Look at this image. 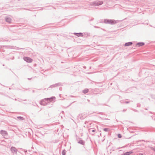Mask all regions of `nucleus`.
Listing matches in <instances>:
<instances>
[{
	"mask_svg": "<svg viewBox=\"0 0 155 155\" xmlns=\"http://www.w3.org/2000/svg\"><path fill=\"white\" fill-rule=\"evenodd\" d=\"M66 153V151L65 150H63L62 152V155H65Z\"/></svg>",
	"mask_w": 155,
	"mask_h": 155,
	"instance_id": "obj_17",
	"label": "nucleus"
},
{
	"mask_svg": "<svg viewBox=\"0 0 155 155\" xmlns=\"http://www.w3.org/2000/svg\"><path fill=\"white\" fill-rule=\"evenodd\" d=\"M78 143H80V144H82V145H84V141L82 140H79L78 142Z\"/></svg>",
	"mask_w": 155,
	"mask_h": 155,
	"instance_id": "obj_11",
	"label": "nucleus"
},
{
	"mask_svg": "<svg viewBox=\"0 0 155 155\" xmlns=\"http://www.w3.org/2000/svg\"><path fill=\"white\" fill-rule=\"evenodd\" d=\"M61 84L60 83H57V84H53L52 85H51L50 87H51V88H52V87H55L57 86H60Z\"/></svg>",
	"mask_w": 155,
	"mask_h": 155,
	"instance_id": "obj_7",
	"label": "nucleus"
},
{
	"mask_svg": "<svg viewBox=\"0 0 155 155\" xmlns=\"http://www.w3.org/2000/svg\"><path fill=\"white\" fill-rule=\"evenodd\" d=\"M11 150L12 153L17 154L18 150L15 147H12L11 148Z\"/></svg>",
	"mask_w": 155,
	"mask_h": 155,
	"instance_id": "obj_4",
	"label": "nucleus"
},
{
	"mask_svg": "<svg viewBox=\"0 0 155 155\" xmlns=\"http://www.w3.org/2000/svg\"><path fill=\"white\" fill-rule=\"evenodd\" d=\"M133 43L132 42H128L125 43L124 44V46H128L131 45Z\"/></svg>",
	"mask_w": 155,
	"mask_h": 155,
	"instance_id": "obj_9",
	"label": "nucleus"
},
{
	"mask_svg": "<svg viewBox=\"0 0 155 155\" xmlns=\"http://www.w3.org/2000/svg\"><path fill=\"white\" fill-rule=\"evenodd\" d=\"M17 118L19 120H23L24 119V118H23V117H20V116L18 117H17Z\"/></svg>",
	"mask_w": 155,
	"mask_h": 155,
	"instance_id": "obj_15",
	"label": "nucleus"
},
{
	"mask_svg": "<svg viewBox=\"0 0 155 155\" xmlns=\"http://www.w3.org/2000/svg\"><path fill=\"white\" fill-rule=\"evenodd\" d=\"M74 34L76 35L78 37L83 36V34L81 33H74Z\"/></svg>",
	"mask_w": 155,
	"mask_h": 155,
	"instance_id": "obj_8",
	"label": "nucleus"
},
{
	"mask_svg": "<svg viewBox=\"0 0 155 155\" xmlns=\"http://www.w3.org/2000/svg\"><path fill=\"white\" fill-rule=\"evenodd\" d=\"M103 130L105 132H108L110 131V129L108 128H104L103 129Z\"/></svg>",
	"mask_w": 155,
	"mask_h": 155,
	"instance_id": "obj_16",
	"label": "nucleus"
},
{
	"mask_svg": "<svg viewBox=\"0 0 155 155\" xmlns=\"http://www.w3.org/2000/svg\"><path fill=\"white\" fill-rule=\"evenodd\" d=\"M55 98L54 97H53L50 98H47L45 99L47 100H49V101H51L52 100H54L55 99Z\"/></svg>",
	"mask_w": 155,
	"mask_h": 155,
	"instance_id": "obj_12",
	"label": "nucleus"
},
{
	"mask_svg": "<svg viewBox=\"0 0 155 155\" xmlns=\"http://www.w3.org/2000/svg\"><path fill=\"white\" fill-rule=\"evenodd\" d=\"M28 79H29V80L30 79V78H28Z\"/></svg>",
	"mask_w": 155,
	"mask_h": 155,
	"instance_id": "obj_25",
	"label": "nucleus"
},
{
	"mask_svg": "<svg viewBox=\"0 0 155 155\" xmlns=\"http://www.w3.org/2000/svg\"><path fill=\"white\" fill-rule=\"evenodd\" d=\"M85 117H80V119L81 120H83V119H84Z\"/></svg>",
	"mask_w": 155,
	"mask_h": 155,
	"instance_id": "obj_20",
	"label": "nucleus"
},
{
	"mask_svg": "<svg viewBox=\"0 0 155 155\" xmlns=\"http://www.w3.org/2000/svg\"><path fill=\"white\" fill-rule=\"evenodd\" d=\"M121 155H125L124 153V154H122Z\"/></svg>",
	"mask_w": 155,
	"mask_h": 155,
	"instance_id": "obj_24",
	"label": "nucleus"
},
{
	"mask_svg": "<svg viewBox=\"0 0 155 155\" xmlns=\"http://www.w3.org/2000/svg\"><path fill=\"white\" fill-rule=\"evenodd\" d=\"M88 91V89H85L83 91V92L84 94L87 93Z\"/></svg>",
	"mask_w": 155,
	"mask_h": 155,
	"instance_id": "obj_14",
	"label": "nucleus"
},
{
	"mask_svg": "<svg viewBox=\"0 0 155 155\" xmlns=\"http://www.w3.org/2000/svg\"><path fill=\"white\" fill-rule=\"evenodd\" d=\"M133 153L132 151H129L124 153L125 155H130Z\"/></svg>",
	"mask_w": 155,
	"mask_h": 155,
	"instance_id": "obj_13",
	"label": "nucleus"
},
{
	"mask_svg": "<svg viewBox=\"0 0 155 155\" xmlns=\"http://www.w3.org/2000/svg\"><path fill=\"white\" fill-rule=\"evenodd\" d=\"M118 137L119 138H121L122 137V136L120 134H118Z\"/></svg>",
	"mask_w": 155,
	"mask_h": 155,
	"instance_id": "obj_19",
	"label": "nucleus"
},
{
	"mask_svg": "<svg viewBox=\"0 0 155 155\" xmlns=\"http://www.w3.org/2000/svg\"><path fill=\"white\" fill-rule=\"evenodd\" d=\"M91 131L92 132H95L96 131V130H94V129H90V131Z\"/></svg>",
	"mask_w": 155,
	"mask_h": 155,
	"instance_id": "obj_18",
	"label": "nucleus"
},
{
	"mask_svg": "<svg viewBox=\"0 0 155 155\" xmlns=\"http://www.w3.org/2000/svg\"><path fill=\"white\" fill-rule=\"evenodd\" d=\"M126 110L124 109V110H123V111H124H124H126Z\"/></svg>",
	"mask_w": 155,
	"mask_h": 155,
	"instance_id": "obj_23",
	"label": "nucleus"
},
{
	"mask_svg": "<svg viewBox=\"0 0 155 155\" xmlns=\"http://www.w3.org/2000/svg\"><path fill=\"white\" fill-rule=\"evenodd\" d=\"M139 155H143V153H140L139 154Z\"/></svg>",
	"mask_w": 155,
	"mask_h": 155,
	"instance_id": "obj_22",
	"label": "nucleus"
},
{
	"mask_svg": "<svg viewBox=\"0 0 155 155\" xmlns=\"http://www.w3.org/2000/svg\"><path fill=\"white\" fill-rule=\"evenodd\" d=\"M0 133L3 136H5L8 135V133L5 130H1Z\"/></svg>",
	"mask_w": 155,
	"mask_h": 155,
	"instance_id": "obj_6",
	"label": "nucleus"
},
{
	"mask_svg": "<svg viewBox=\"0 0 155 155\" xmlns=\"http://www.w3.org/2000/svg\"><path fill=\"white\" fill-rule=\"evenodd\" d=\"M144 45L143 42H139L137 44V45H138V47L142 46Z\"/></svg>",
	"mask_w": 155,
	"mask_h": 155,
	"instance_id": "obj_10",
	"label": "nucleus"
},
{
	"mask_svg": "<svg viewBox=\"0 0 155 155\" xmlns=\"http://www.w3.org/2000/svg\"><path fill=\"white\" fill-rule=\"evenodd\" d=\"M103 2L102 1H96L92 3V5L98 6L102 5Z\"/></svg>",
	"mask_w": 155,
	"mask_h": 155,
	"instance_id": "obj_2",
	"label": "nucleus"
},
{
	"mask_svg": "<svg viewBox=\"0 0 155 155\" xmlns=\"http://www.w3.org/2000/svg\"><path fill=\"white\" fill-rule=\"evenodd\" d=\"M104 23L105 24L114 25L115 24L116 22L114 20L105 19L104 20Z\"/></svg>",
	"mask_w": 155,
	"mask_h": 155,
	"instance_id": "obj_1",
	"label": "nucleus"
},
{
	"mask_svg": "<svg viewBox=\"0 0 155 155\" xmlns=\"http://www.w3.org/2000/svg\"><path fill=\"white\" fill-rule=\"evenodd\" d=\"M5 20L6 22L8 23H11L12 21V18L8 16L5 17Z\"/></svg>",
	"mask_w": 155,
	"mask_h": 155,
	"instance_id": "obj_5",
	"label": "nucleus"
},
{
	"mask_svg": "<svg viewBox=\"0 0 155 155\" xmlns=\"http://www.w3.org/2000/svg\"><path fill=\"white\" fill-rule=\"evenodd\" d=\"M129 102H130L129 101H128L124 102V103L126 104H128V103H129Z\"/></svg>",
	"mask_w": 155,
	"mask_h": 155,
	"instance_id": "obj_21",
	"label": "nucleus"
},
{
	"mask_svg": "<svg viewBox=\"0 0 155 155\" xmlns=\"http://www.w3.org/2000/svg\"><path fill=\"white\" fill-rule=\"evenodd\" d=\"M23 59L26 61L28 63H31L33 60L30 58L25 57L23 58Z\"/></svg>",
	"mask_w": 155,
	"mask_h": 155,
	"instance_id": "obj_3",
	"label": "nucleus"
}]
</instances>
